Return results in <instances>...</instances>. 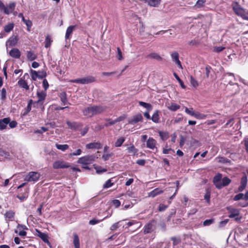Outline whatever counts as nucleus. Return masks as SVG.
I'll return each mask as SVG.
<instances>
[{"label":"nucleus","mask_w":248,"mask_h":248,"mask_svg":"<svg viewBox=\"0 0 248 248\" xmlns=\"http://www.w3.org/2000/svg\"><path fill=\"white\" fill-rule=\"evenodd\" d=\"M139 104L140 106H142L146 108L148 111H151L153 109L152 106L149 103H145L142 101H140Z\"/></svg>","instance_id":"c756f323"},{"label":"nucleus","mask_w":248,"mask_h":248,"mask_svg":"<svg viewBox=\"0 0 248 248\" xmlns=\"http://www.w3.org/2000/svg\"><path fill=\"white\" fill-rule=\"evenodd\" d=\"M46 93L45 92H37V96L38 98V100L37 102L39 103L45 100L46 97Z\"/></svg>","instance_id":"bb28decb"},{"label":"nucleus","mask_w":248,"mask_h":248,"mask_svg":"<svg viewBox=\"0 0 248 248\" xmlns=\"http://www.w3.org/2000/svg\"><path fill=\"white\" fill-rule=\"evenodd\" d=\"M159 111L158 110H156L155 111L154 114L151 118V120L155 123H158L160 122V117L159 116Z\"/></svg>","instance_id":"4be33fe9"},{"label":"nucleus","mask_w":248,"mask_h":248,"mask_svg":"<svg viewBox=\"0 0 248 248\" xmlns=\"http://www.w3.org/2000/svg\"><path fill=\"white\" fill-rule=\"evenodd\" d=\"M143 117L141 114H138L133 116L128 120V123L131 124H134L139 122L142 121Z\"/></svg>","instance_id":"1a4fd4ad"},{"label":"nucleus","mask_w":248,"mask_h":248,"mask_svg":"<svg viewBox=\"0 0 248 248\" xmlns=\"http://www.w3.org/2000/svg\"><path fill=\"white\" fill-rule=\"evenodd\" d=\"M227 76L230 77L231 78V79H230V80L229 81V84H230L231 85H234L236 87V91H237L238 90V85L237 83H233L232 82V79H233L234 80H235V78L234 77L233 74L232 73H228L227 75H226L225 76L226 77Z\"/></svg>","instance_id":"c9c22d12"},{"label":"nucleus","mask_w":248,"mask_h":248,"mask_svg":"<svg viewBox=\"0 0 248 248\" xmlns=\"http://www.w3.org/2000/svg\"><path fill=\"white\" fill-rule=\"evenodd\" d=\"M159 227H160L162 231L165 232L166 230V223L164 221L161 222L159 224Z\"/></svg>","instance_id":"0e129e2a"},{"label":"nucleus","mask_w":248,"mask_h":248,"mask_svg":"<svg viewBox=\"0 0 248 248\" xmlns=\"http://www.w3.org/2000/svg\"><path fill=\"white\" fill-rule=\"evenodd\" d=\"M173 75L174 76V77L177 80V81L179 82L181 87L183 88V89H186V86L184 85V82H183V81L179 77V76L177 75V74L175 73H173Z\"/></svg>","instance_id":"a18cd8bd"},{"label":"nucleus","mask_w":248,"mask_h":248,"mask_svg":"<svg viewBox=\"0 0 248 248\" xmlns=\"http://www.w3.org/2000/svg\"><path fill=\"white\" fill-rule=\"evenodd\" d=\"M231 182V180L227 177H223L222 179L221 182L219 186H220V189L224 186H228Z\"/></svg>","instance_id":"a878e982"},{"label":"nucleus","mask_w":248,"mask_h":248,"mask_svg":"<svg viewBox=\"0 0 248 248\" xmlns=\"http://www.w3.org/2000/svg\"><path fill=\"white\" fill-rule=\"evenodd\" d=\"M43 86L45 91H46L49 87L48 83L46 79H44L43 81Z\"/></svg>","instance_id":"338daca9"},{"label":"nucleus","mask_w":248,"mask_h":248,"mask_svg":"<svg viewBox=\"0 0 248 248\" xmlns=\"http://www.w3.org/2000/svg\"><path fill=\"white\" fill-rule=\"evenodd\" d=\"M128 152L129 154H132V155H135L138 152V150L135 148V146L133 145L127 149Z\"/></svg>","instance_id":"a19ab883"},{"label":"nucleus","mask_w":248,"mask_h":248,"mask_svg":"<svg viewBox=\"0 0 248 248\" xmlns=\"http://www.w3.org/2000/svg\"><path fill=\"white\" fill-rule=\"evenodd\" d=\"M190 84L194 88H196L198 86V81L192 76H190Z\"/></svg>","instance_id":"09e8293b"},{"label":"nucleus","mask_w":248,"mask_h":248,"mask_svg":"<svg viewBox=\"0 0 248 248\" xmlns=\"http://www.w3.org/2000/svg\"><path fill=\"white\" fill-rule=\"evenodd\" d=\"M113 185V183H111V179H109L106 181L105 184L103 185L104 188H108L111 187Z\"/></svg>","instance_id":"6e6d98bb"},{"label":"nucleus","mask_w":248,"mask_h":248,"mask_svg":"<svg viewBox=\"0 0 248 248\" xmlns=\"http://www.w3.org/2000/svg\"><path fill=\"white\" fill-rule=\"evenodd\" d=\"M9 55L13 58L18 59L20 57L21 53L18 49L14 48L10 50Z\"/></svg>","instance_id":"f3484780"},{"label":"nucleus","mask_w":248,"mask_h":248,"mask_svg":"<svg viewBox=\"0 0 248 248\" xmlns=\"http://www.w3.org/2000/svg\"><path fill=\"white\" fill-rule=\"evenodd\" d=\"M55 146L57 149L62 151H65L69 148V146L67 144H59L56 143Z\"/></svg>","instance_id":"e433bc0d"},{"label":"nucleus","mask_w":248,"mask_h":248,"mask_svg":"<svg viewBox=\"0 0 248 248\" xmlns=\"http://www.w3.org/2000/svg\"><path fill=\"white\" fill-rule=\"evenodd\" d=\"M27 58L30 61H32L37 58V55L32 51L27 52Z\"/></svg>","instance_id":"393cba45"},{"label":"nucleus","mask_w":248,"mask_h":248,"mask_svg":"<svg viewBox=\"0 0 248 248\" xmlns=\"http://www.w3.org/2000/svg\"><path fill=\"white\" fill-rule=\"evenodd\" d=\"M4 217L6 219L8 218L9 220H12L15 217V213L11 210L7 211L4 214Z\"/></svg>","instance_id":"473e14b6"},{"label":"nucleus","mask_w":248,"mask_h":248,"mask_svg":"<svg viewBox=\"0 0 248 248\" xmlns=\"http://www.w3.org/2000/svg\"><path fill=\"white\" fill-rule=\"evenodd\" d=\"M185 112L187 114H189V115H191L192 116H194V115H195V113L194 112V111L193 110V108H185Z\"/></svg>","instance_id":"5fc2aeb1"},{"label":"nucleus","mask_w":248,"mask_h":248,"mask_svg":"<svg viewBox=\"0 0 248 248\" xmlns=\"http://www.w3.org/2000/svg\"><path fill=\"white\" fill-rule=\"evenodd\" d=\"M105 120L107 122V123L104 124V126L106 127H108L116 124L115 120H112L110 119L107 118L105 119Z\"/></svg>","instance_id":"49530a36"},{"label":"nucleus","mask_w":248,"mask_h":248,"mask_svg":"<svg viewBox=\"0 0 248 248\" xmlns=\"http://www.w3.org/2000/svg\"><path fill=\"white\" fill-rule=\"evenodd\" d=\"M227 209L230 213V215H229V217L230 218H233L239 215V211L236 209L228 207Z\"/></svg>","instance_id":"2eb2a0df"},{"label":"nucleus","mask_w":248,"mask_h":248,"mask_svg":"<svg viewBox=\"0 0 248 248\" xmlns=\"http://www.w3.org/2000/svg\"><path fill=\"white\" fill-rule=\"evenodd\" d=\"M94 169L96 170V172L98 174H101L102 173L107 171V169H104L100 166H94Z\"/></svg>","instance_id":"c03bdc74"},{"label":"nucleus","mask_w":248,"mask_h":248,"mask_svg":"<svg viewBox=\"0 0 248 248\" xmlns=\"http://www.w3.org/2000/svg\"><path fill=\"white\" fill-rule=\"evenodd\" d=\"M158 133L159 134V136H160L161 139L163 140H165L169 138V133L167 132L159 131Z\"/></svg>","instance_id":"4c0bfd02"},{"label":"nucleus","mask_w":248,"mask_h":248,"mask_svg":"<svg viewBox=\"0 0 248 248\" xmlns=\"http://www.w3.org/2000/svg\"><path fill=\"white\" fill-rule=\"evenodd\" d=\"M156 221L153 219L144 226L143 232L144 234L150 233L156 229Z\"/></svg>","instance_id":"39448f33"},{"label":"nucleus","mask_w":248,"mask_h":248,"mask_svg":"<svg viewBox=\"0 0 248 248\" xmlns=\"http://www.w3.org/2000/svg\"><path fill=\"white\" fill-rule=\"evenodd\" d=\"M206 115L200 113L199 112L195 113V115L194 117H195L197 119H203L206 118Z\"/></svg>","instance_id":"3c124183"},{"label":"nucleus","mask_w":248,"mask_h":248,"mask_svg":"<svg viewBox=\"0 0 248 248\" xmlns=\"http://www.w3.org/2000/svg\"><path fill=\"white\" fill-rule=\"evenodd\" d=\"M222 180V175L221 174H217L214 176L213 178V183L216 187L218 189H220V184Z\"/></svg>","instance_id":"f8f14e48"},{"label":"nucleus","mask_w":248,"mask_h":248,"mask_svg":"<svg viewBox=\"0 0 248 248\" xmlns=\"http://www.w3.org/2000/svg\"><path fill=\"white\" fill-rule=\"evenodd\" d=\"M225 49V47L223 46H215L214 47L213 51L214 52L219 53L223 50Z\"/></svg>","instance_id":"bf43d9fd"},{"label":"nucleus","mask_w":248,"mask_h":248,"mask_svg":"<svg viewBox=\"0 0 248 248\" xmlns=\"http://www.w3.org/2000/svg\"><path fill=\"white\" fill-rule=\"evenodd\" d=\"M162 192L163 190L159 188H156L149 193V196L154 198L157 195L162 193Z\"/></svg>","instance_id":"cd10ccee"},{"label":"nucleus","mask_w":248,"mask_h":248,"mask_svg":"<svg viewBox=\"0 0 248 248\" xmlns=\"http://www.w3.org/2000/svg\"><path fill=\"white\" fill-rule=\"evenodd\" d=\"M41 176L40 174L37 171H30L24 177V180L29 182H36Z\"/></svg>","instance_id":"20e7f679"},{"label":"nucleus","mask_w":248,"mask_h":248,"mask_svg":"<svg viewBox=\"0 0 248 248\" xmlns=\"http://www.w3.org/2000/svg\"><path fill=\"white\" fill-rule=\"evenodd\" d=\"M37 235L45 243L48 245H50V243L48 240V236L46 233L42 232L38 230H36Z\"/></svg>","instance_id":"9d476101"},{"label":"nucleus","mask_w":248,"mask_h":248,"mask_svg":"<svg viewBox=\"0 0 248 248\" xmlns=\"http://www.w3.org/2000/svg\"><path fill=\"white\" fill-rule=\"evenodd\" d=\"M52 42V40L51 39L50 36L49 35H47L46 37V39L45 41V46L46 48H47L49 47L51 45V42Z\"/></svg>","instance_id":"37998d69"},{"label":"nucleus","mask_w":248,"mask_h":248,"mask_svg":"<svg viewBox=\"0 0 248 248\" xmlns=\"http://www.w3.org/2000/svg\"><path fill=\"white\" fill-rule=\"evenodd\" d=\"M214 219L213 218L209 219H206L203 221V225L204 226H209V225H211L212 224H213L214 223Z\"/></svg>","instance_id":"864d4df0"},{"label":"nucleus","mask_w":248,"mask_h":248,"mask_svg":"<svg viewBox=\"0 0 248 248\" xmlns=\"http://www.w3.org/2000/svg\"><path fill=\"white\" fill-rule=\"evenodd\" d=\"M244 194L243 193H239L236 195H235L233 198L234 201H238L243 198L244 197Z\"/></svg>","instance_id":"69168bd1"},{"label":"nucleus","mask_w":248,"mask_h":248,"mask_svg":"<svg viewBox=\"0 0 248 248\" xmlns=\"http://www.w3.org/2000/svg\"><path fill=\"white\" fill-rule=\"evenodd\" d=\"M167 207H168V206L165 204H160L159 205V207H158V210L160 212H162V211H165L167 209Z\"/></svg>","instance_id":"774afa93"},{"label":"nucleus","mask_w":248,"mask_h":248,"mask_svg":"<svg viewBox=\"0 0 248 248\" xmlns=\"http://www.w3.org/2000/svg\"><path fill=\"white\" fill-rule=\"evenodd\" d=\"M95 81V78L92 76H88L85 78L76 79L72 81L73 82L77 83H81L82 84H86L92 83Z\"/></svg>","instance_id":"0eeeda50"},{"label":"nucleus","mask_w":248,"mask_h":248,"mask_svg":"<svg viewBox=\"0 0 248 248\" xmlns=\"http://www.w3.org/2000/svg\"><path fill=\"white\" fill-rule=\"evenodd\" d=\"M125 138L121 137L119 138L115 142L114 146L116 147H121L125 141Z\"/></svg>","instance_id":"7c9ffc66"},{"label":"nucleus","mask_w":248,"mask_h":248,"mask_svg":"<svg viewBox=\"0 0 248 248\" xmlns=\"http://www.w3.org/2000/svg\"><path fill=\"white\" fill-rule=\"evenodd\" d=\"M32 103H33V101L31 99L29 101L28 105L26 108L25 112V114H27L28 112H29L31 111V105L32 104Z\"/></svg>","instance_id":"8fccbe9b"},{"label":"nucleus","mask_w":248,"mask_h":248,"mask_svg":"<svg viewBox=\"0 0 248 248\" xmlns=\"http://www.w3.org/2000/svg\"><path fill=\"white\" fill-rule=\"evenodd\" d=\"M120 223V221H119V222H117L114 224H113L111 227H110V229L111 230V231H115L116 230H117V228H119Z\"/></svg>","instance_id":"052dcab7"},{"label":"nucleus","mask_w":248,"mask_h":248,"mask_svg":"<svg viewBox=\"0 0 248 248\" xmlns=\"http://www.w3.org/2000/svg\"><path fill=\"white\" fill-rule=\"evenodd\" d=\"M171 240L173 241V245L176 246L180 242V239L179 238H177L175 237H172L171 238Z\"/></svg>","instance_id":"e2e57ef3"},{"label":"nucleus","mask_w":248,"mask_h":248,"mask_svg":"<svg viewBox=\"0 0 248 248\" xmlns=\"http://www.w3.org/2000/svg\"><path fill=\"white\" fill-rule=\"evenodd\" d=\"M204 198L208 203H210V192L209 191H207L205 194L204 195Z\"/></svg>","instance_id":"13d9d810"},{"label":"nucleus","mask_w":248,"mask_h":248,"mask_svg":"<svg viewBox=\"0 0 248 248\" xmlns=\"http://www.w3.org/2000/svg\"><path fill=\"white\" fill-rule=\"evenodd\" d=\"M248 179L246 175H244L241 178L240 186L238 187L239 191H242L246 188L247 185Z\"/></svg>","instance_id":"ddd939ff"},{"label":"nucleus","mask_w":248,"mask_h":248,"mask_svg":"<svg viewBox=\"0 0 248 248\" xmlns=\"http://www.w3.org/2000/svg\"><path fill=\"white\" fill-rule=\"evenodd\" d=\"M102 145L99 142H91L86 145V148L88 149H99L101 148Z\"/></svg>","instance_id":"6ab92c4d"},{"label":"nucleus","mask_w":248,"mask_h":248,"mask_svg":"<svg viewBox=\"0 0 248 248\" xmlns=\"http://www.w3.org/2000/svg\"><path fill=\"white\" fill-rule=\"evenodd\" d=\"M148 57L154 59H155L158 61H161L162 58L157 53H152L148 55Z\"/></svg>","instance_id":"72a5a7b5"},{"label":"nucleus","mask_w":248,"mask_h":248,"mask_svg":"<svg viewBox=\"0 0 248 248\" xmlns=\"http://www.w3.org/2000/svg\"><path fill=\"white\" fill-rule=\"evenodd\" d=\"M10 121V118H5L3 119L0 120V129L3 130L6 128L7 124Z\"/></svg>","instance_id":"aec40b11"},{"label":"nucleus","mask_w":248,"mask_h":248,"mask_svg":"<svg viewBox=\"0 0 248 248\" xmlns=\"http://www.w3.org/2000/svg\"><path fill=\"white\" fill-rule=\"evenodd\" d=\"M106 109V107L103 106H89L84 108L83 110L84 115L91 117L93 115L100 114L104 112Z\"/></svg>","instance_id":"f257e3e1"},{"label":"nucleus","mask_w":248,"mask_h":248,"mask_svg":"<svg viewBox=\"0 0 248 248\" xmlns=\"http://www.w3.org/2000/svg\"><path fill=\"white\" fill-rule=\"evenodd\" d=\"M180 108V106L179 105H177L176 103H173L169 104L168 106V108L169 109H170V110H171L173 111L178 110V109Z\"/></svg>","instance_id":"2f4dec72"},{"label":"nucleus","mask_w":248,"mask_h":248,"mask_svg":"<svg viewBox=\"0 0 248 248\" xmlns=\"http://www.w3.org/2000/svg\"><path fill=\"white\" fill-rule=\"evenodd\" d=\"M97 158L98 155L97 154L87 155L80 157L78 159L77 162L78 164L82 165L83 168L86 170H90V168L88 166L94 162Z\"/></svg>","instance_id":"f03ea898"},{"label":"nucleus","mask_w":248,"mask_h":248,"mask_svg":"<svg viewBox=\"0 0 248 248\" xmlns=\"http://www.w3.org/2000/svg\"><path fill=\"white\" fill-rule=\"evenodd\" d=\"M15 6L16 3L15 2L9 3L7 7L5 6V8L3 10L4 13L6 15L12 13L14 11Z\"/></svg>","instance_id":"4468645a"},{"label":"nucleus","mask_w":248,"mask_h":248,"mask_svg":"<svg viewBox=\"0 0 248 248\" xmlns=\"http://www.w3.org/2000/svg\"><path fill=\"white\" fill-rule=\"evenodd\" d=\"M69 167V163L62 160L55 161L53 164V167L55 169L68 168Z\"/></svg>","instance_id":"6e6552de"},{"label":"nucleus","mask_w":248,"mask_h":248,"mask_svg":"<svg viewBox=\"0 0 248 248\" xmlns=\"http://www.w3.org/2000/svg\"><path fill=\"white\" fill-rule=\"evenodd\" d=\"M73 244L75 248H80L79 240L77 234L74 235Z\"/></svg>","instance_id":"f704fd0d"},{"label":"nucleus","mask_w":248,"mask_h":248,"mask_svg":"<svg viewBox=\"0 0 248 248\" xmlns=\"http://www.w3.org/2000/svg\"><path fill=\"white\" fill-rule=\"evenodd\" d=\"M17 84L22 88L25 89L26 90L29 89V86L28 85L27 82L22 78L18 81Z\"/></svg>","instance_id":"5701e85b"},{"label":"nucleus","mask_w":248,"mask_h":248,"mask_svg":"<svg viewBox=\"0 0 248 248\" xmlns=\"http://www.w3.org/2000/svg\"><path fill=\"white\" fill-rule=\"evenodd\" d=\"M18 39L16 36H12L11 37L6 43V46H15L17 42Z\"/></svg>","instance_id":"412c9836"},{"label":"nucleus","mask_w":248,"mask_h":248,"mask_svg":"<svg viewBox=\"0 0 248 248\" xmlns=\"http://www.w3.org/2000/svg\"><path fill=\"white\" fill-rule=\"evenodd\" d=\"M30 74L32 79L34 81H35L37 78L42 79L46 76V72L43 71L37 72L32 69L30 70Z\"/></svg>","instance_id":"423d86ee"},{"label":"nucleus","mask_w":248,"mask_h":248,"mask_svg":"<svg viewBox=\"0 0 248 248\" xmlns=\"http://www.w3.org/2000/svg\"><path fill=\"white\" fill-rule=\"evenodd\" d=\"M144 1L150 7H157L161 3V0H144Z\"/></svg>","instance_id":"dca6fc26"},{"label":"nucleus","mask_w":248,"mask_h":248,"mask_svg":"<svg viewBox=\"0 0 248 248\" xmlns=\"http://www.w3.org/2000/svg\"><path fill=\"white\" fill-rule=\"evenodd\" d=\"M76 26H69L66 31L65 33V39H68L70 38L71 35L72 34L74 29H75Z\"/></svg>","instance_id":"b1692460"},{"label":"nucleus","mask_w":248,"mask_h":248,"mask_svg":"<svg viewBox=\"0 0 248 248\" xmlns=\"http://www.w3.org/2000/svg\"><path fill=\"white\" fill-rule=\"evenodd\" d=\"M233 9L235 13L243 19L248 21V11L242 8L239 5L236 4Z\"/></svg>","instance_id":"7ed1b4c3"},{"label":"nucleus","mask_w":248,"mask_h":248,"mask_svg":"<svg viewBox=\"0 0 248 248\" xmlns=\"http://www.w3.org/2000/svg\"><path fill=\"white\" fill-rule=\"evenodd\" d=\"M156 142L153 138H149L147 141V147L151 149L154 150L156 148Z\"/></svg>","instance_id":"a211bd4d"},{"label":"nucleus","mask_w":248,"mask_h":248,"mask_svg":"<svg viewBox=\"0 0 248 248\" xmlns=\"http://www.w3.org/2000/svg\"><path fill=\"white\" fill-rule=\"evenodd\" d=\"M66 124L68 127L72 130H77L79 129L80 127L82 126V124L80 123L74 122H71L70 121H67Z\"/></svg>","instance_id":"9b49d317"},{"label":"nucleus","mask_w":248,"mask_h":248,"mask_svg":"<svg viewBox=\"0 0 248 248\" xmlns=\"http://www.w3.org/2000/svg\"><path fill=\"white\" fill-rule=\"evenodd\" d=\"M0 155L3 156L5 158H8L9 156V153L3 150H0Z\"/></svg>","instance_id":"4d7b16f0"},{"label":"nucleus","mask_w":248,"mask_h":248,"mask_svg":"<svg viewBox=\"0 0 248 248\" xmlns=\"http://www.w3.org/2000/svg\"><path fill=\"white\" fill-rule=\"evenodd\" d=\"M60 98L62 102L63 105H65L67 103L68 101L67 100L66 94L65 93L63 92L61 93L60 94Z\"/></svg>","instance_id":"79ce46f5"},{"label":"nucleus","mask_w":248,"mask_h":248,"mask_svg":"<svg viewBox=\"0 0 248 248\" xmlns=\"http://www.w3.org/2000/svg\"><path fill=\"white\" fill-rule=\"evenodd\" d=\"M207 0H198L194 6L195 9H200L204 6Z\"/></svg>","instance_id":"c85d7f7f"},{"label":"nucleus","mask_w":248,"mask_h":248,"mask_svg":"<svg viewBox=\"0 0 248 248\" xmlns=\"http://www.w3.org/2000/svg\"><path fill=\"white\" fill-rule=\"evenodd\" d=\"M14 27V23H9L4 27V30L6 32H10L13 30Z\"/></svg>","instance_id":"ea45409f"},{"label":"nucleus","mask_w":248,"mask_h":248,"mask_svg":"<svg viewBox=\"0 0 248 248\" xmlns=\"http://www.w3.org/2000/svg\"><path fill=\"white\" fill-rule=\"evenodd\" d=\"M171 57L173 62H176L179 59V54L177 52L174 51L171 54Z\"/></svg>","instance_id":"603ef678"},{"label":"nucleus","mask_w":248,"mask_h":248,"mask_svg":"<svg viewBox=\"0 0 248 248\" xmlns=\"http://www.w3.org/2000/svg\"><path fill=\"white\" fill-rule=\"evenodd\" d=\"M218 162L222 163H230L231 161L229 159L224 157H220L219 158Z\"/></svg>","instance_id":"680f3d73"},{"label":"nucleus","mask_w":248,"mask_h":248,"mask_svg":"<svg viewBox=\"0 0 248 248\" xmlns=\"http://www.w3.org/2000/svg\"><path fill=\"white\" fill-rule=\"evenodd\" d=\"M0 99L2 100H5L6 98V90L5 88H2L0 91Z\"/></svg>","instance_id":"de8ad7c7"},{"label":"nucleus","mask_w":248,"mask_h":248,"mask_svg":"<svg viewBox=\"0 0 248 248\" xmlns=\"http://www.w3.org/2000/svg\"><path fill=\"white\" fill-rule=\"evenodd\" d=\"M23 22L27 26L28 31H30L32 25V22L29 19H26L24 17H23Z\"/></svg>","instance_id":"58836bf2"}]
</instances>
